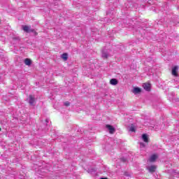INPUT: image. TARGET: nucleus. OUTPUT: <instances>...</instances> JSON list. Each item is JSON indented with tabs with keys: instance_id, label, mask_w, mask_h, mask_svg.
I'll return each mask as SVG.
<instances>
[{
	"instance_id": "4468645a",
	"label": "nucleus",
	"mask_w": 179,
	"mask_h": 179,
	"mask_svg": "<svg viewBox=\"0 0 179 179\" xmlns=\"http://www.w3.org/2000/svg\"><path fill=\"white\" fill-rule=\"evenodd\" d=\"M102 57L103 58H108V55L104 52H102Z\"/></svg>"
},
{
	"instance_id": "f8f14e48",
	"label": "nucleus",
	"mask_w": 179,
	"mask_h": 179,
	"mask_svg": "<svg viewBox=\"0 0 179 179\" xmlns=\"http://www.w3.org/2000/svg\"><path fill=\"white\" fill-rule=\"evenodd\" d=\"M62 58L64 59V61H67L68 60V55L66 53H63L62 55Z\"/></svg>"
},
{
	"instance_id": "6e6552de",
	"label": "nucleus",
	"mask_w": 179,
	"mask_h": 179,
	"mask_svg": "<svg viewBox=\"0 0 179 179\" xmlns=\"http://www.w3.org/2000/svg\"><path fill=\"white\" fill-rule=\"evenodd\" d=\"M143 87H144L145 90L147 92H150V84L145 83L143 84Z\"/></svg>"
},
{
	"instance_id": "423d86ee",
	"label": "nucleus",
	"mask_w": 179,
	"mask_h": 179,
	"mask_svg": "<svg viewBox=\"0 0 179 179\" xmlns=\"http://www.w3.org/2000/svg\"><path fill=\"white\" fill-rule=\"evenodd\" d=\"M110 83L113 86H116V85H118V80L117 79H115V78H112L110 80Z\"/></svg>"
},
{
	"instance_id": "20e7f679",
	"label": "nucleus",
	"mask_w": 179,
	"mask_h": 179,
	"mask_svg": "<svg viewBox=\"0 0 179 179\" xmlns=\"http://www.w3.org/2000/svg\"><path fill=\"white\" fill-rule=\"evenodd\" d=\"M34 96L29 95V103L30 104V106H34Z\"/></svg>"
},
{
	"instance_id": "a211bd4d",
	"label": "nucleus",
	"mask_w": 179,
	"mask_h": 179,
	"mask_svg": "<svg viewBox=\"0 0 179 179\" xmlns=\"http://www.w3.org/2000/svg\"><path fill=\"white\" fill-rule=\"evenodd\" d=\"M121 160H122V162H126V159L124 158H122Z\"/></svg>"
},
{
	"instance_id": "aec40b11",
	"label": "nucleus",
	"mask_w": 179,
	"mask_h": 179,
	"mask_svg": "<svg viewBox=\"0 0 179 179\" xmlns=\"http://www.w3.org/2000/svg\"><path fill=\"white\" fill-rule=\"evenodd\" d=\"M0 131H1V129H0Z\"/></svg>"
},
{
	"instance_id": "f3484780",
	"label": "nucleus",
	"mask_w": 179,
	"mask_h": 179,
	"mask_svg": "<svg viewBox=\"0 0 179 179\" xmlns=\"http://www.w3.org/2000/svg\"><path fill=\"white\" fill-rule=\"evenodd\" d=\"M140 148H145V143H140Z\"/></svg>"
},
{
	"instance_id": "f257e3e1",
	"label": "nucleus",
	"mask_w": 179,
	"mask_h": 179,
	"mask_svg": "<svg viewBox=\"0 0 179 179\" xmlns=\"http://www.w3.org/2000/svg\"><path fill=\"white\" fill-rule=\"evenodd\" d=\"M22 30H24V31H26V33H34L36 31H34V29H30V27L27 25L23 26Z\"/></svg>"
},
{
	"instance_id": "0eeeda50",
	"label": "nucleus",
	"mask_w": 179,
	"mask_h": 179,
	"mask_svg": "<svg viewBox=\"0 0 179 179\" xmlns=\"http://www.w3.org/2000/svg\"><path fill=\"white\" fill-rule=\"evenodd\" d=\"M156 159H157V155L154 154L150 157L149 162L152 163L153 162H156Z\"/></svg>"
},
{
	"instance_id": "f03ea898",
	"label": "nucleus",
	"mask_w": 179,
	"mask_h": 179,
	"mask_svg": "<svg viewBox=\"0 0 179 179\" xmlns=\"http://www.w3.org/2000/svg\"><path fill=\"white\" fill-rule=\"evenodd\" d=\"M177 72H178V66H175L172 69V75L173 76H178V73Z\"/></svg>"
},
{
	"instance_id": "dca6fc26",
	"label": "nucleus",
	"mask_w": 179,
	"mask_h": 179,
	"mask_svg": "<svg viewBox=\"0 0 179 179\" xmlns=\"http://www.w3.org/2000/svg\"><path fill=\"white\" fill-rule=\"evenodd\" d=\"M124 176L125 177H131V173H129V172H124Z\"/></svg>"
},
{
	"instance_id": "39448f33",
	"label": "nucleus",
	"mask_w": 179,
	"mask_h": 179,
	"mask_svg": "<svg viewBox=\"0 0 179 179\" xmlns=\"http://www.w3.org/2000/svg\"><path fill=\"white\" fill-rule=\"evenodd\" d=\"M141 92H142V90H141V88L136 87H134L132 92L134 94H139V93H141Z\"/></svg>"
},
{
	"instance_id": "9d476101",
	"label": "nucleus",
	"mask_w": 179,
	"mask_h": 179,
	"mask_svg": "<svg viewBox=\"0 0 179 179\" xmlns=\"http://www.w3.org/2000/svg\"><path fill=\"white\" fill-rule=\"evenodd\" d=\"M24 62L25 65H27L28 66H30V65H31V60L30 59H25Z\"/></svg>"
},
{
	"instance_id": "1a4fd4ad",
	"label": "nucleus",
	"mask_w": 179,
	"mask_h": 179,
	"mask_svg": "<svg viewBox=\"0 0 179 179\" xmlns=\"http://www.w3.org/2000/svg\"><path fill=\"white\" fill-rule=\"evenodd\" d=\"M148 171H150V173H155V171H156V166L152 165L149 166Z\"/></svg>"
},
{
	"instance_id": "ddd939ff",
	"label": "nucleus",
	"mask_w": 179,
	"mask_h": 179,
	"mask_svg": "<svg viewBox=\"0 0 179 179\" xmlns=\"http://www.w3.org/2000/svg\"><path fill=\"white\" fill-rule=\"evenodd\" d=\"M129 131L130 132H135V126L134 124H131V126L129 127Z\"/></svg>"
},
{
	"instance_id": "2eb2a0df",
	"label": "nucleus",
	"mask_w": 179,
	"mask_h": 179,
	"mask_svg": "<svg viewBox=\"0 0 179 179\" xmlns=\"http://www.w3.org/2000/svg\"><path fill=\"white\" fill-rule=\"evenodd\" d=\"M64 106H66V107H68V106H71V103H69V101H66V102H64Z\"/></svg>"
},
{
	"instance_id": "7ed1b4c3",
	"label": "nucleus",
	"mask_w": 179,
	"mask_h": 179,
	"mask_svg": "<svg viewBox=\"0 0 179 179\" xmlns=\"http://www.w3.org/2000/svg\"><path fill=\"white\" fill-rule=\"evenodd\" d=\"M106 128L107 129H108L109 133L110 134H114V132H115V128H114L113 126L110 124H107Z\"/></svg>"
},
{
	"instance_id": "9b49d317",
	"label": "nucleus",
	"mask_w": 179,
	"mask_h": 179,
	"mask_svg": "<svg viewBox=\"0 0 179 179\" xmlns=\"http://www.w3.org/2000/svg\"><path fill=\"white\" fill-rule=\"evenodd\" d=\"M142 139H143V141H144V142H146V143L149 142L148 138V135H146V134H143Z\"/></svg>"
},
{
	"instance_id": "6ab92c4d",
	"label": "nucleus",
	"mask_w": 179,
	"mask_h": 179,
	"mask_svg": "<svg viewBox=\"0 0 179 179\" xmlns=\"http://www.w3.org/2000/svg\"><path fill=\"white\" fill-rule=\"evenodd\" d=\"M46 122H48V120H46Z\"/></svg>"
}]
</instances>
